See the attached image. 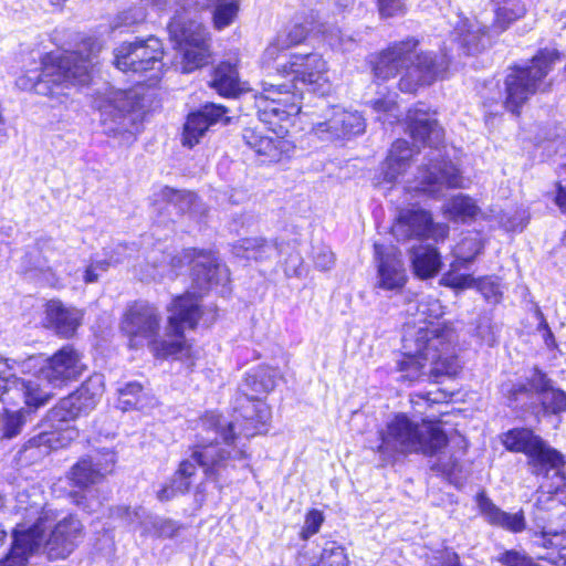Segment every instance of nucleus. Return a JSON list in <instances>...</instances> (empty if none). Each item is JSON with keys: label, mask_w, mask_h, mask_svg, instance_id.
Returning a JSON list of instances; mask_svg holds the SVG:
<instances>
[{"label": "nucleus", "mask_w": 566, "mask_h": 566, "mask_svg": "<svg viewBox=\"0 0 566 566\" xmlns=\"http://www.w3.org/2000/svg\"><path fill=\"white\" fill-rule=\"evenodd\" d=\"M439 300L423 297L417 305V321L424 326H408L402 336L403 358L398 363L400 380L408 384L439 382L441 377L455 376L460 365L455 356L454 329L436 325L434 319L443 315Z\"/></svg>", "instance_id": "f257e3e1"}, {"label": "nucleus", "mask_w": 566, "mask_h": 566, "mask_svg": "<svg viewBox=\"0 0 566 566\" xmlns=\"http://www.w3.org/2000/svg\"><path fill=\"white\" fill-rule=\"evenodd\" d=\"M197 422L202 432L214 433L221 440L197 437L196 442L188 449L190 458L181 459L169 481L157 491V499L161 502L190 493L198 467L202 469L207 480L218 483L221 470H224L230 461L248 458L243 449L235 448L239 438L235 423L227 420L222 410L207 409L199 415Z\"/></svg>", "instance_id": "f03ea898"}, {"label": "nucleus", "mask_w": 566, "mask_h": 566, "mask_svg": "<svg viewBox=\"0 0 566 566\" xmlns=\"http://www.w3.org/2000/svg\"><path fill=\"white\" fill-rule=\"evenodd\" d=\"M57 512L41 507L35 521L12 530V544L0 566H25L35 553L49 562L67 559L86 537V527L75 512L56 521Z\"/></svg>", "instance_id": "7ed1b4c3"}, {"label": "nucleus", "mask_w": 566, "mask_h": 566, "mask_svg": "<svg viewBox=\"0 0 566 566\" xmlns=\"http://www.w3.org/2000/svg\"><path fill=\"white\" fill-rule=\"evenodd\" d=\"M101 46L91 36H85L75 50L50 51L40 56L36 77L28 73L20 75L15 84L22 91L45 96L62 104L70 97L72 87L88 86L92 82L93 57Z\"/></svg>", "instance_id": "20e7f679"}, {"label": "nucleus", "mask_w": 566, "mask_h": 566, "mask_svg": "<svg viewBox=\"0 0 566 566\" xmlns=\"http://www.w3.org/2000/svg\"><path fill=\"white\" fill-rule=\"evenodd\" d=\"M449 439L440 422L422 419L419 423L406 413H397L388 421L381 434L379 447L382 453L399 454L420 453L424 457H438L431 470L443 475L450 483L459 485V474L462 465L459 458L451 454L448 459L442 457Z\"/></svg>", "instance_id": "39448f33"}, {"label": "nucleus", "mask_w": 566, "mask_h": 566, "mask_svg": "<svg viewBox=\"0 0 566 566\" xmlns=\"http://www.w3.org/2000/svg\"><path fill=\"white\" fill-rule=\"evenodd\" d=\"M406 123L413 143L429 148L426 154L428 163L419 168L416 185L408 189L436 197L446 189L463 188L460 170L446 158L443 129L433 114L422 106H416L408 111Z\"/></svg>", "instance_id": "423d86ee"}, {"label": "nucleus", "mask_w": 566, "mask_h": 566, "mask_svg": "<svg viewBox=\"0 0 566 566\" xmlns=\"http://www.w3.org/2000/svg\"><path fill=\"white\" fill-rule=\"evenodd\" d=\"M209 1L177 0V8L167 22L168 40L177 53L184 74L193 73L211 63L212 34L197 18L210 8Z\"/></svg>", "instance_id": "0eeeda50"}, {"label": "nucleus", "mask_w": 566, "mask_h": 566, "mask_svg": "<svg viewBox=\"0 0 566 566\" xmlns=\"http://www.w3.org/2000/svg\"><path fill=\"white\" fill-rule=\"evenodd\" d=\"M417 45L415 38H408L388 46L371 61L375 76L385 81L406 69L399 81L400 91L406 93L433 83L447 70L448 62L443 55L432 52L413 55Z\"/></svg>", "instance_id": "6e6552de"}, {"label": "nucleus", "mask_w": 566, "mask_h": 566, "mask_svg": "<svg viewBox=\"0 0 566 566\" xmlns=\"http://www.w3.org/2000/svg\"><path fill=\"white\" fill-rule=\"evenodd\" d=\"M161 315L155 305L144 301L127 304L119 319V332L133 350L147 346L154 358H175L169 340L160 338Z\"/></svg>", "instance_id": "1a4fd4ad"}, {"label": "nucleus", "mask_w": 566, "mask_h": 566, "mask_svg": "<svg viewBox=\"0 0 566 566\" xmlns=\"http://www.w3.org/2000/svg\"><path fill=\"white\" fill-rule=\"evenodd\" d=\"M19 373L43 378L53 388H64L77 381L87 370L83 353L73 344H64L45 356L33 354L17 364Z\"/></svg>", "instance_id": "9d476101"}, {"label": "nucleus", "mask_w": 566, "mask_h": 566, "mask_svg": "<svg viewBox=\"0 0 566 566\" xmlns=\"http://www.w3.org/2000/svg\"><path fill=\"white\" fill-rule=\"evenodd\" d=\"M202 296L196 292L185 291L174 295L167 306V335L175 359L189 360L193 364L198 358L192 343L186 337V329L196 331L199 327L205 313Z\"/></svg>", "instance_id": "9b49d317"}, {"label": "nucleus", "mask_w": 566, "mask_h": 566, "mask_svg": "<svg viewBox=\"0 0 566 566\" xmlns=\"http://www.w3.org/2000/svg\"><path fill=\"white\" fill-rule=\"evenodd\" d=\"M98 454L97 459L88 454L80 457L65 472L69 486L66 499L72 505L86 513L94 512L90 505L88 491L102 484L115 471V453L104 450Z\"/></svg>", "instance_id": "f8f14e48"}, {"label": "nucleus", "mask_w": 566, "mask_h": 566, "mask_svg": "<svg viewBox=\"0 0 566 566\" xmlns=\"http://www.w3.org/2000/svg\"><path fill=\"white\" fill-rule=\"evenodd\" d=\"M558 60L559 53L556 49H544L531 60L530 65L512 67L504 82V107L518 114V109L537 92L542 81Z\"/></svg>", "instance_id": "ddd939ff"}, {"label": "nucleus", "mask_w": 566, "mask_h": 566, "mask_svg": "<svg viewBox=\"0 0 566 566\" xmlns=\"http://www.w3.org/2000/svg\"><path fill=\"white\" fill-rule=\"evenodd\" d=\"M303 94L294 84L262 83L261 91L255 95V105L260 120L266 127H289L292 118L302 109Z\"/></svg>", "instance_id": "4468645a"}, {"label": "nucleus", "mask_w": 566, "mask_h": 566, "mask_svg": "<svg viewBox=\"0 0 566 566\" xmlns=\"http://www.w3.org/2000/svg\"><path fill=\"white\" fill-rule=\"evenodd\" d=\"M502 442L512 452H522L527 457V463L532 473L547 475L555 471V475L565 480L562 469L565 465V457L552 448L539 436L526 428H515L504 433Z\"/></svg>", "instance_id": "2eb2a0df"}, {"label": "nucleus", "mask_w": 566, "mask_h": 566, "mask_svg": "<svg viewBox=\"0 0 566 566\" xmlns=\"http://www.w3.org/2000/svg\"><path fill=\"white\" fill-rule=\"evenodd\" d=\"M284 379V375L277 366L266 363L259 364L247 370L237 390L235 401L255 403V415L245 417L254 427L264 426L271 418V408L265 403L268 396L275 390Z\"/></svg>", "instance_id": "dca6fc26"}, {"label": "nucleus", "mask_w": 566, "mask_h": 566, "mask_svg": "<svg viewBox=\"0 0 566 566\" xmlns=\"http://www.w3.org/2000/svg\"><path fill=\"white\" fill-rule=\"evenodd\" d=\"M18 363L20 360L0 357V402L6 413L22 409L21 403L29 411L36 410L49 400L39 385L17 376Z\"/></svg>", "instance_id": "f3484780"}, {"label": "nucleus", "mask_w": 566, "mask_h": 566, "mask_svg": "<svg viewBox=\"0 0 566 566\" xmlns=\"http://www.w3.org/2000/svg\"><path fill=\"white\" fill-rule=\"evenodd\" d=\"M174 266H189V279L193 292L206 295L220 283L221 260L216 250L185 248L171 259Z\"/></svg>", "instance_id": "a211bd4d"}, {"label": "nucleus", "mask_w": 566, "mask_h": 566, "mask_svg": "<svg viewBox=\"0 0 566 566\" xmlns=\"http://www.w3.org/2000/svg\"><path fill=\"white\" fill-rule=\"evenodd\" d=\"M114 66L123 73L144 74L155 70L164 57V46L156 36L124 41L114 49Z\"/></svg>", "instance_id": "6ab92c4d"}, {"label": "nucleus", "mask_w": 566, "mask_h": 566, "mask_svg": "<svg viewBox=\"0 0 566 566\" xmlns=\"http://www.w3.org/2000/svg\"><path fill=\"white\" fill-rule=\"evenodd\" d=\"M273 135L263 134L255 127L242 130L244 145L253 151L261 166H273L289 161L295 150V144L289 138V127L279 132L275 127H266Z\"/></svg>", "instance_id": "aec40b11"}, {"label": "nucleus", "mask_w": 566, "mask_h": 566, "mask_svg": "<svg viewBox=\"0 0 566 566\" xmlns=\"http://www.w3.org/2000/svg\"><path fill=\"white\" fill-rule=\"evenodd\" d=\"M282 77H292L295 85L301 83L313 92H324L328 86L327 61L318 52L292 53L289 59L276 67Z\"/></svg>", "instance_id": "412c9836"}, {"label": "nucleus", "mask_w": 566, "mask_h": 566, "mask_svg": "<svg viewBox=\"0 0 566 566\" xmlns=\"http://www.w3.org/2000/svg\"><path fill=\"white\" fill-rule=\"evenodd\" d=\"M447 223L433 222L430 212L418 210H402L399 212L396 223L392 226V234L398 241L408 239H432L436 242L443 241L449 234Z\"/></svg>", "instance_id": "4be33fe9"}, {"label": "nucleus", "mask_w": 566, "mask_h": 566, "mask_svg": "<svg viewBox=\"0 0 566 566\" xmlns=\"http://www.w3.org/2000/svg\"><path fill=\"white\" fill-rule=\"evenodd\" d=\"M228 112L227 106L211 102L205 103L197 111L190 112L184 124L182 145L192 148L199 144L201 137L211 126L218 123L229 124Z\"/></svg>", "instance_id": "5701e85b"}, {"label": "nucleus", "mask_w": 566, "mask_h": 566, "mask_svg": "<svg viewBox=\"0 0 566 566\" xmlns=\"http://www.w3.org/2000/svg\"><path fill=\"white\" fill-rule=\"evenodd\" d=\"M377 258V285L379 289L399 292L407 283V272L401 253L390 247L386 251L379 244H375Z\"/></svg>", "instance_id": "b1692460"}, {"label": "nucleus", "mask_w": 566, "mask_h": 566, "mask_svg": "<svg viewBox=\"0 0 566 566\" xmlns=\"http://www.w3.org/2000/svg\"><path fill=\"white\" fill-rule=\"evenodd\" d=\"M99 394L90 388L88 381H83L73 392L62 398L52 409L53 417L60 421H71L83 412L92 410Z\"/></svg>", "instance_id": "393cba45"}, {"label": "nucleus", "mask_w": 566, "mask_h": 566, "mask_svg": "<svg viewBox=\"0 0 566 566\" xmlns=\"http://www.w3.org/2000/svg\"><path fill=\"white\" fill-rule=\"evenodd\" d=\"M492 33L490 27L474 19H460L453 31V40L468 55L475 54L490 43Z\"/></svg>", "instance_id": "a878e982"}, {"label": "nucleus", "mask_w": 566, "mask_h": 566, "mask_svg": "<svg viewBox=\"0 0 566 566\" xmlns=\"http://www.w3.org/2000/svg\"><path fill=\"white\" fill-rule=\"evenodd\" d=\"M208 86L223 98H235L243 92L239 69L235 63L220 61L210 73Z\"/></svg>", "instance_id": "bb28decb"}, {"label": "nucleus", "mask_w": 566, "mask_h": 566, "mask_svg": "<svg viewBox=\"0 0 566 566\" xmlns=\"http://www.w3.org/2000/svg\"><path fill=\"white\" fill-rule=\"evenodd\" d=\"M475 503L480 514L492 525L503 527L507 531L518 533L525 528L523 513L510 514L499 509L486 495L485 491H480L475 495Z\"/></svg>", "instance_id": "cd10ccee"}, {"label": "nucleus", "mask_w": 566, "mask_h": 566, "mask_svg": "<svg viewBox=\"0 0 566 566\" xmlns=\"http://www.w3.org/2000/svg\"><path fill=\"white\" fill-rule=\"evenodd\" d=\"M45 326L64 339L72 338L81 325V319L61 301H49L45 304Z\"/></svg>", "instance_id": "c85d7f7f"}, {"label": "nucleus", "mask_w": 566, "mask_h": 566, "mask_svg": "<svg viewBox=\"0 0 566 566\" xmlns=\"http://www.w3.org/2000/svg\"><path fill=\"white\" fill-rule=\"evenodd\" d=\"M59 432L57 431H43L30 438L20 449L18 459L24 465H32L38 463L52 450L59 448Z\"/></svg>", "instance_id": "c756f323"}, {"label": "nucleus", "mask_w": 566, "mask_h": 566, "mask_svg": "<svg viewBox=\"0 0 566 566\" xmlns=\"http://www.w3.org/2000/svg\"><path fill=\"white\" fill-rule=\"evenodd\" d=\"M308 36V29L303 23H295L270 42L264 51L265 60L275 62L284 51L304 44Z\"/></svg>", "instance_id": "7c9ffc66"}, {"label": "nucleus", "mask_w": 566, "mask_h": 566, "mask_svg": "<svg viewBox=\"0 0 566 566\" xmlns=\"http://www.w3.org/2000/svg\"><path fill=\"white\" fill-rule=\"evenodd\" d=\"M410 260L415 274L420 279L432 277L442 264L439 251L431 245L413 247L410 251Z\"/></svg>", "instance_id": "2f4dec72"}, {"label": "nucleus", "mask_w": 566, "mask_h": 566, "mask_svg": "<svg viewBox=\"0 0 566 566\" xmlns=\"http://www.w3.org/2000/svg\"><path fill=\"white\" fill-rule=\"evenodd\" d=\"M411 157L412 150L409 147V143L405 139L396 140L391 145L385 163L384 179L387 182H396L398 177L410 166Z\"/></svg>", "instance_id": "473e14b6"}, {"label": "nucleus", "mask_w": 566, "mask_h": 566, "mask_svg": "<svg viewBox=\"0 0 566 566\" xmlns=\"http://www.w3.org/2000/svg\"><path fill=\"white\" fill-rule=\"evenodd\" d=\"M350 115L346 112L334 113L327 120L317 123L313 133L322 140L336 142L345 139L352 130Z\"/></svg>", "instance_id": "72a5a7b5"}, {"label": "nucleus", "mask_w": 566, "mask_h": 566, "mask_svg": "<svg viewBox=\"0 0 566 566\" xmlns=\"http://www.w3.org/2000/svg\"><path fill=\"white\" fill-rule=\"evenodd\" d=\"M475 201L463 193L452 197L444 206L443 212L447 218L453 221H467L475 218L479 212Z\"/></svg>", "instance_id": "f704fd0d"}, {"label": "nucleus", "mask_w": 566, "mask_h": 566, "mask_svg": "<svg viewBox=\"0 0 566 566\" xmlns=\"http://www.w3.org/2000/svg\"><path fill=\"white\" fill-rule=\"evenodd\" d=\"M310 566H350L345 547L336 541H326L316 560Z\"/></svg>", "instance_id": "c9c22d12"}, {"label": "nucleus", "mask_w": 566, "mask_h": 566, "mask_svg": "<svg viewBox=\"0 0 566 566\" xmlns=\"http://www.w3.org/2000/svg\"><path fill=\"white\" fill-rule=\"evenodd\" d=\"M525 13V9L522 4L516 1L506 2L503 7H500L495 11L494 20L490 27L494 35H499L505 31L511 23L522 18Z\"/></svg>", "instance_id": "e433bc0d"}, {"label": "nucleus", "mask_w": 566, "mask_h": 566, "mask_svg": "<svg viewBox=\"0 0 566 566\" xmlns=\"http://www.w3.org/2000/svg\"><path fill=\"white\" fill-rule=\"evenodd\" d=\"M240 0H216L212 10V24L218 31L231 25L238 17Z\"/></svg>", "instance_id": "4c0bfd02"}, {"label": "nucleus", "mask_w": 566, "mask_h": 566, "mask_svg": "<svg viewBox=\"0 0 566 566\" xmlns=\"http://www.w3.org/2000/svg\"><path fill=\"white\" fill-rule=\"evenodd\" d=\"M144 398V387L138 381H129L118 390V407L123 411L136 410Z\"/></svg>", "instance_id": "58836bf2"}, {"label": "nucleus", "mask_w": 566, "mask_h": 566, "mask_svg": "<svg viewBox=\"0 0 566 566\" xmlns=\"http://www.w3.org/2000/svg\"><path fill=\"white\" fill-rule=\"evenodd\" d=\"M239 249L245 259L260 262L269 258L270 244L264 238H243Z\"/></svg>", "instance_id": "ea45409f"}, {"label": "nucleus", "mask_w": 566, "mask_h": 566, "mask_svg": "<svg viewBox=\"0 0 566 566\" xmlns=\"http://www.w3.org/2000/svg\"><path fill=\"white\" fill-rule=\"evenodd\" d=\"M325 522V515L323 511L311 507L305 512L304 524L298 532V538L303 542H307L310 538L319 533Z\"/></svg>", "instance_id": "a19ab883"}, {"label": "nucleus", "mask_w": 566, "mask_h": 566, "mask_svg": "<svg viewBox=\"0 0 566 566\" xmlns=\"http://www.w3.org/2000/svg\"><path fill=\"white\" fill-rule=\"evenodd\" d=\"M541 406L547 415L566 412V392L558 388H552L539 397Z\"/></svg>", "instance_id": "79ce46f5"}, {"label": "nucleus", "mask_w": 566, "mask_h": 566, "mask_svg": "<svg viewBox=\"0 0 566 566\" xmlns=\"http://www.w3.org/2000/svg\"><path fill=\"white\" fill-rule=\"evenodd\" d=\"M482 249L483 244L478 235L464 238L457 247V263H472Z\"/></svg>", "instance_id": "37998d69"}, {"label": "nucleus", "mask_w": 566, "mask_h": 566, "mask_svg": "<svg viewBox=\"0 0 566 566\" xmlns=\"http://www.w3.org/2000/svg\"><path fill=\"white\" fill-rule=\"evenodd\" d=\"M185 530L186 525L171 518H160L153 524L154 536L160 539H174Z\"/></svg>", "instance_id": "c03bdc74"}, {"label": "nucleus", "mask_w": 566, "mask_h": 566, "mask_svg": "<svg viewBox=\"0 0 566 566\" xmlns=\"http://www.w3.org/2000/svg\"><path fill=\"white\" fill-rule=\"evenodd\" d=\"M458 265L463 266L461 263H457L455 261L452 264V269L457 268ZM440 283L454 290H464L472 287L475 284V280L470 274H461L454 270H450L442 275Z\"/></svg>", "instance_id": "a18cd8bd"}, {"label": "nucleus", "mask_w": 566, "mask_h": 566, "mask_svg": "<svg viewBox=\"0 0 566 566\" xmlns=\"http://www.w3.org/2000/svg\"><path fill=\"white\" fill-rule=\"evenodd\" d=\"M193 193L191 191L179 190L165 186L158 192V201L166 206L180 207L186 201H191Z\"/></svg>", "instance_id": "49530a36"}, {"label": "nucleus", "mask_w": 566, "mask_h": 566, "mask_svg": "<svg viewBox=\"0 0 566 566\" xmlns=\"http://www.w3.org/2000/svg\"><path fill=\"white\" fill-rule=\"evenodd\" d=\"M479 291L490 303H499L502 296L501 285L496 277H483L476 282Z\"/></svg>", "instance_id": "de8ad7c7"}, {"label": "nucleus", "mask_w": 566, "mask_h": 566, "mask_svg": "<svg viewBox=\"0 0 566 566\" xmlns=\"http://www.w3.org/2000/svg\"><path fill=\"white\" fill-rule=\"evenodd\" d=\"M503 566H541L531 557L515 549H509L495 558Z\"/></svg>", "instance_id": "09e8293b"}, {"label": "nucleus", "mask_w": 566, "mask_h": 566, "mask_svg": "<svg viewBox=\"0 0 566 566\" xmlns=\"http://www.w3.org/2000/svg\"><path fill=\"white\" fill-rule=\"evenodd\" d=\"M379 14L382 18H391L406 13L405 0H377Z\"/></svg>", "instance_id": "8fccbe9b"}, {"label": "nucleus", "mask_w": 566, "mask_h": 566, "mask_svg": "<svg viewBox=\"0 0 566 566\" xmlns=\"http://www.w3.org/2000/svg\"><path fill=\"white\" fill-rule=\"evenodd\" d=\"M528 381L531 392L535 391L538 397L553 388L552 380L538 368H534Z\"/></svg>", "instance_id": "3c124183"}, {"label": "nucleus", "mask_w": 566, "mask_h": 566, "mask_svg": "<svg viewBox=\"0 0 566 566\" xmlns=\"http://www.w3.org/2000/svg\"><path fill=\"white\" fill-rule=\"evenodd\" d=\"M503 390L507 397L510 405L518 403L520 401L528 399L532 396L528 386L522 382L510 384L503 387Z\"/></svg>", "instance_id": "603ef678"}, {"label": "nucleus", "mask_w": 566, "mask_h": 566, "mask_svg": "<svg viewBox=\"0 0 566 566\" xmlns=\"http://www.w3.org/2000/svg\"><path fill=\"white\" fill-rule=\"evenodd\" d=\"M543 539L545 547H554L557 549L566 548V533L565 532H543Z\"/></svg>", "instance_id": "864d4df0"}, {"label": "nucleus", "mask_w": 566, "mask_h": 566, "mask_svg": "<svg viewBox=\"0 0 566 566\" xmlns=\"http://www.w3.org/2000/svg\"><path fill=\"white\" fill-rule=\"evenodd\" d=\"M108 268L107 261H99L96 264H90L86 266L83 275V280L86 284L95 283L98 280L96 269L106 271Z\"/></svg>", "instance_id": "5fc2aeb1"}, {"label": "nucleus", "mask_w": 566, "mask_h": 566, "mask_svg": "<svg viewBox=\"0 0 566 566\" xmlns=\"http://www.w3.org/2000/svg\"><path fill=\"white\" fill-rule=\"evenodd\" d=\"M502 223L507 231H522L525 227L524 212H516L513 218L506 220L502 218Z\"/></svg>", "instance_id": "6e6d98bb"}, {"label": "nucleus", "mask_w": 566, "mask_h": 566, "mask_svg": "<svg viewBox=\"0 0 566 566\" xmlns=\"http://www.w3.org/2000/svg\"><path fill=\"white\" fill-rule=\"evenodd\" d=\"M4 427H6L4 436L8 438H12L19 433L20 427H21V421L18 417L10 415L6 419Z\"/></svg>", "instance_id": "4d7b16f0"}, {"label": "nucleus", "mask_w": 566, "mask_h": 566, "mask_svg": "<svg viewBox=\"0 0 566 566\" xmlns=\"http://www.w3.org/2000/svg\"><path fill=\"white\" fill-rule=\"evenodd\" d=\"M416 398L424 400L428 403H437L441 399L444 398V396L441 392H419L411 396V402L415 405H418L419 402L416 400Z\"/></svg>", "instance_id": "13d9d810"}, {"label": "nucleus", "mask_w": 566, "mask_h": 566, "mask_svg": "<svg viewBox=\"0 0 566 566\" xmlns=\"http://www.w3.org/2000/svg\"><path fill=\"white\" fill-rule=\"evenodd\" d=\"M334 264V255L331 252H322L315 256V265L321 270H327Z\"/></svg>", "instance_id": "bf43d9fd"}, {"label": "nucleus", "mask_w": 566, "mask_h": 566, "mask_svg": "<svg viewBox=\"0 0 566 566\" xmlns=\"http://www.w3.org/2000/svg\"><path fill=\"white\" fill-rule=\"evenodd\" d=\"M391 105L392 103L391 102H387V101H384V99H376L373 104L374 108L378 112L380 111H384V112H387V111H390L391 109Z\"/></svg>", "instance_id": "052dcab7"}, {"label": "nucleus", "mask_w": 566, "mask_h": 566, "mask_svg": "<svg viewBox=\"0 0 566 566\" xmlns=\"http://www.w3.org/2000/svg\"><path fill=\"white\" fill-rule=\"evenodd\" d=\"M116 108H117V114L115 116H117V117H124L132 111L130 107H126V106L116 107Z\"/></svg>", "instance_id": "680f3d73"}, {"label": "nucleus", "mask_w": 566, "mask_h": 566, "mask_svg": "<svg viewBox=\"0 0 566 566\" xmlns=\"http://www.w3.org/2000/svg\"><path fill=\"white\" fill-rule=\"evenodd\" d=\"M51 6L62 10L67 0H48Z\"/></svg>", "instance_id": "e2e57ef3"}, {"label": "nucleus", "mask_w": 566, "mask_h": 566, "mask_svg": "<svg viewBox=\"0 0 566 566\" xmlns=\"http://www.w3.org/2000/svg\"><path fill=\"white\" fill-rule=\"evenodd\" d=\"M441 566H461L459 560H458V557L454 556L453 558L451 559H448L447 562L442 563Z\"/></svg>", "instance_id": "0e129e2a"}, {"label": "nucleus", "mask_w": 566, "mask_h": 566, "mask_svg": "<svg viewBox=\"0 0 566 566\" xmlns=\"http://www.w3.org/2000/svg\"><path fill=\"white\" fill-rule=\"evenodd\" d=\"M355 127H356V135L359 134V133H363L365 130L364 124L360 123V120H359V118L357 116H356Z\"/></svg>", "instance_id": "69168bd1"}, {"label": "nucleus", "mask_w": 566, "mask_h": 566, "mask_svg": "<svg viewBox=\"0 0 566 566\" xmlns=\"http://www.w3.org/2000/svg\"><path fill=\"white\" fill-rule=\"evenodd\" d=\"M6 507V500L3 496H0V513L3 512Z\"/></svg>", "instance_id": "338daca9"}, {"label": "nucleus", "mask_w": 566, "mask_h": 566, "mask_svg": "<svg viewBox=\"0 0 566 566\" xmlns=\"http://www.w3.org/2000/svg\"><path fill=\"white\" fill-rule=\"evenodd\" d=\"M123 99H124V95L122 93L116 94L115 101H123Z\"/></svg>", "instance_id": "774afa93"}]
</instances>
